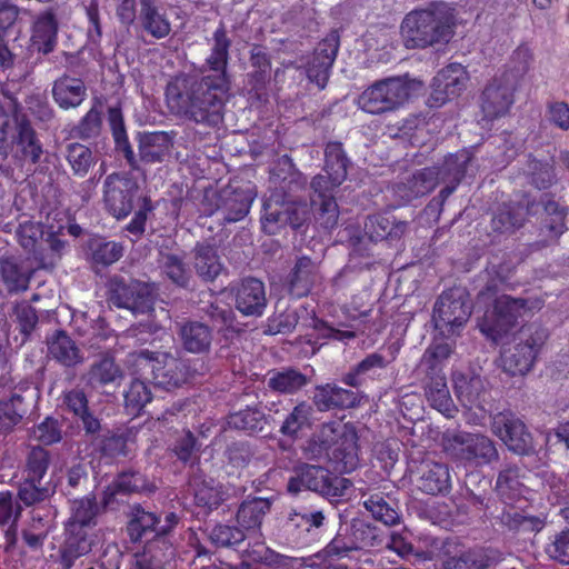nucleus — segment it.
<instances>
[{"instance_id":"nucleus-47","label":"nucleus","mask_w":569,"mask_h":569,"mask_svg":"<svg viewBox=\"0 0 569 569\" xmlns=\"http://www.w3.org/2000/svg\"><path fill=\"white\" fill-rule=\"evenodd\" d=\"M58 21L52 12L40 14L33 23L31 46L38 52L48 54L57 44Z\"/></svg>"},{"instance_id":"nucleus-29","label":"nucleus","mask_w":569,"mask_h":569,"mask_svg":"<svg viewBox=\"0 0 569 569\" xmlns=\"http://www.w3.org/2000/svg\"><path fill=\"white\" fill-rule=\"evenodd\" d=\"M126 531L132 543L149 541L158 538L157 528L160 516L147 510L140 503L130 506L127 513Z\"/></svg>"},{"instance_id":"nucleus-25","label":"nucleus","mask_w":569,"mask_h":569,"mask_svg":"<svg viewBox=\"0 0 569 569\" xmlns=\"http://www.w3.org/2000/svg\"><path fill=\"white\" fill-rule=\"evenodd\" d=\"M46 343L48 357L66 370L77 369L86 361L84 352L66 330H54Z\"/></svg>"},{"instance_id":"nucleus-27","label":"nucleus","mask_w":569,"mask_h":569,"mask_svg":"<svg viewBox=\"0 0 569 569\" xmlns=\"http://www.w3.org/2000/svg\"><path fill=\"white\" fill-rule=\"evenodd\" d=\"M10 319L13 330L8 341L12 348L20 349L34 337L39 325L38 311L28 301H21L12 307Z\"/></svg>"},{"instance_id":"nucleus-64","label":"nucleus","mask_w":569,"mask_h":569,"mask_svg":"<svg viewBox=\"0 0 569 569\" xmlns=\"http://www.w3.org/2000/svg\"><path fill=\"white\" fill-rule=\"evenodd\" d=\"M50 463L51 455L47 449L40 446L30 448L26 456L22 478L43 481Z\"/></svg>"},{"instance_id":"nucleus-41","label":"nucleus","mask_w":569,"mask_h":569,"mask_svg":"<svg viewBox=\"0 0 569 569\" xmlns=\"http://www.w3.org/2000/svg\"><path fill=\"white\" fill-rule=\"evenodd\" d=\"M452 349L453 346L451 343L435 339L422 355L417 368L418 375L421 378L446 376L443 368L452 353Z\"/></svg>"},{"instance_id":"nucleus-58","label":"nucleus","mask_w":569,"mask_h":569,"mask_svg":"<svg viewBox=\"0 0 569 569\" xmlns=\"http://www.w3.org/2000/svg\"><path fill=\"white\" fill-rule=\"evenodd\" d=\"M350 526L357 550L381 547L383 545L389 546L386 533L376 525L363 519H352Z\"/></svg>"},{"instance_id":"nucleus-34","label":"nucleus","mask_w":569,"mask_h":569,"mask_svg":"<svg viewBox=\"0 0 569 569\" xmlns=\"http://www.w3.org/2000/svg\"><path fill=\"white\" fill-rule=\"evenodd\" d=\"M62 406L81 421L86 435H96L102 431V425L89 409L87 393L81 388H73L62 395Z\"/></svg>"},{"instance_id":"nucleus-2","label":"nucleus","mask_w":569,"mask_h":569,"mask_svg":"<svg viewBox=\"0 0 569 569\" xmlns=\"http://www.w3.org/2000/svg\"><path fill=\"white\" fill-rule=\"evenodd\" d=\"M108 122L112 132L116 151L122 153L131 169L138 170L140 162L147 164L161 163L170 158L174 146V132H138L136 137L138 141L137 156L129 142L120 107H109Z\"/></svg>"},{"instance_id":"nucleus-50","label":"nucleus","mask_w":569,"mask_h":569,"mask_svg":"<svg viewBox=\"0 0 569 569\" xmlns=\"http://www.w3.org/2000/svg\"><path fill=\"white\" fill-rule=\"evenodd\" d=\"M495 518L499 525L512 532H538L543 527L540 518L527 516L513 506H505Z\"/></svg>"},{"instance_id":"nucleus-59","label":"nucleus","mask_w":569,"mask_h":569,"mask_svg":"<svg viewBox=\"0 0 569 569\" xmlns=\"http://www.w3.org/2000/svg\"><path fill=\"white\" fill-rule=\"evenodd\" d=\"M312 407L306 401L297 403L282 421L279 432L296 440L299 433L311 427Z\"/></svg>"},{"instance_id":"nucleus-39","label":"nucleus","mask_w":569,"mask_h":569,"mask_svg":"<svg viewBox=\"0 0 569 569\" xmlns=\"http://www.w3.org/2000/svg\"><path fill=\"white\" fill-rule=\"evenodd\" d=\"M417 487L425 493L437 496L449 492L451 477L447 465L427 462L420 469Z\"/></svg>"},{"instance_id":"nucleus-6","label":"nucleus","mask_w":569,"mask_h":569,"mask_svg":"<svg viewBox=\"0 0 569 569\" xmlns=\"http://www.w3.org/2000/svg\"><path fill=\"white\" fill-rule=\"evenodd\" d=\"M350 487V480L331 473L325 467L309 463L295 467L287 482V490L293 496L302 490H310L330 502H338Z\"/></svg>"},{"instance_id":"nucleus-57","label":"nucleus","mask_w":569,"mask_h":569,"mask_svg":"<svg viewBox=\"0 0 569 569\" xmlns=\"http://www.w3.org/2000/svg\"><path fill=\"white\" fill-rule=\"evenodd\" d=\"M350 160L347 157L342 143L330 141L325 148V173L332 177L336 183H342L348 176Z\"/></svg>"},{"instance_id":"nucleus-63","label":"nucleus","mask_w":569,"mask_h":569,"mask_svg":"<svg viewBox=\"0 0 569 569\" xmlns=\"http://www.w3.org/2000/svg\"><path fill=\"white\" fill-rule=\"evenodd\" d=\"M90 259L94 264L103 267L117 262L123 253V248L114 241H107L103 238H92L88 242Z\"/></svg>"},{"instance_id":"nucleus-42","label":"nucleus","mask_w":569,"mask_h":569,"mask_svg":"<svg viewBox=\"0 0 569 569\" xmlns=\"http://www.w3.org/2000/svg\"><path fill=\"white\" fill-rule=\"evenodd\" d=\"M421 381L428 403L447 418H452L458 410L450 396L446 376L421 378Z\"/></svg>"},{"instance_id":"nucleus-37","label":"nucleus","mask_w":569,"mask_h":569,"mask_svg":"<svg viewBox=\"0 0 569 569\" xmlns=\"http://www.w3.org/2000/svg\"><path fill=\"white\" fill-rule=\"evenodd\" d=\"M0 277L10 295L20 293L28 290L32 270L17 257H2L0 258Z\"/></svg>"},{"instance_id":"nucleus-36","label":"nucleus","mask_w":569,"mask_h":569,"mask_svg":"<svg viewBox=\"0 0 569 569\" xmlns=\"http://www.w3.org/2000/svg\"><path fill=\"white\" fill-rule=\"evenodd\" d=\"M435 174L436 171L429 170V168L417 170L392 187L395 197L406 203L428 194L436 188Z\"/></svg>"},{"instance_id":"nucleus-52","label":"nucleus","mask_w":569,"mask_h":569,"mask_svg":"<svg viewBox=\"0 0 569 569\" xmlns=\"http://www.w3.org/2000/svg\"><path fill=\"white\" fill-rule=\"evenodd\" d=\"M309 383V378L295 368H282L269 372L267 386L281 395H293Z\"/></svg>"},{"instance_id":"nucleus-46","label":"nucleus","mask_w":569,"mask_h":569,"mask_svg":"<svg viewBox=\"0 0 569 569\" xmlns=\"http://www.w3.org/2000/svg\"><path fill=\"white\" fill-rule=\"evenodd\" d=\"M472 159L469 151L461 150L446 157L441 166L428 167L429 170L436 171V186L439 182H455L459 184L466 177Z\"/></svg>"},{"instance_id":"nucleus-15","label":"nucleus","mask_w":569,"mask_h":569,"mask_svg":"<svg viewBox=\"0 0 569 569\" xmlns=\"http://www.w3.org/2000/svg\"><path fill=\"white\" fill-rule=\"evenodd\" d=\"M11 110L16 113V129L11 136L9 151L12 150V158L18 162L29 161L36 164L43 153L38 133L21 103L14 102Z\"/></svg>"},{"instance_id":"nucleus-23","label":"nucleus","mask_w":569,"mask_h":569,"mask_svg":"<svg viewBox=\"0 0 569 569\" xmlns=\"http://www.w3.org/2000/svg\"><path fill=\"white\" fill-rule=\"evenodd\" d=\"M96 542L92 529L64 525V540L59 549L60 569H71L79 558L91 552Z\"/></svg>"},{"instance_id":"nucleus-49","label":"nucleus","mask_w":569,"mask_h":569,"mask_svg":"<svg viewBox=\"0 0 569 569\" xmlns=\"http://www.w3.org/2000/svg\"><path fill=\"white\" fill-rule=\"evenodd\" d=\"M100 511L101 508L93 495L73 499L70 501V516L64 525L93 529Z\"/></svg>"},{"instance_id":"nucleus-19","label":"nucleus","mask_w":569,"mask_h":569,"mask_svg":"<svg viewBox=\"0 0 569 569\" xmlns=\"http://www.w3.org/2000/svg\"><path fill=\"white\" fill-rule=\"evenodd\" d=\"M139 187L128 174L111 173L103 182L106 209L117 219L126 218L133 209Z\"/></svg>"},{"instance_id":"nucleus-48","label":"nucleus","mask_w":569,"mask_h":569,"mask_svg":"<svg viewBox=\"0 0 569 569\" xmlns=\"http://www.w3.org/2000/svg\"><path fill=\"white\" fill-rule=\"evenodd\" d=\"M158 266L162 276L176 287L182 289H189L191 287L192 272L182 257L160 251Z\"/></svg>"},{"instance_id":"nucleus-21","label":"nucleus","mask_w":569,"mask_h":569,"mask_svg":"<svg viewBox=\"0 0 569 569\" xmlns=\"http://www.w3.org/2000/svg\"><path fill=\"white\" fill-rule=\"evenodd\" d=\"M340 38L337 31H331L316 47L312 57L306 66V73L310 82L322 90L326 88L330 71L337 58Z\"/></svg>"},{"instance_id":"nucleus-61","label":"nucleus","mask_w":569,"mask_h":569,"mask_svg":"<svg viewBox=\"0 0 569 569\" xmlns=\"http://www.w3.org/2000/svg\"><path fill=\"white\" fill-rule=\"evenodd\" d=\"M358 436L352 428L345 430V435L339 439L337 448L333 450L335 459L342 463L345 472H351L359 463L358 457Z\"/></svg>"},{"instance_id":"nucleus-38","label":"nucleus","mask_w":569,"mask_h":569,"mask_svg":"<svg viewBox=\"0 0 569 569\" xmlns=\"http://www.w3.org/2000/svg\"><path fill=\"white\" fill-rule=\"evenodd\" d=\"M527 204L509 202L499 206L491 218V230L497 234L509 236L520 229L526 221Z\"/></svg>"},{"instance_id":"nucleus-5","label":"nucleus","mask_w":569,"mask_h":569,"mask_svg":"<svg viewBox=\"0 0 569 569\" xmlns=\"http://www.w3.org/2000/svg\"><path fill=\"white\" fill-rule=\"evenodd\" d=\"M311 216V207L306 201L287 200L281 193H272L263 201L260 221L268 234H278L287 227L305 232Z\"/></svg>"},{"instance_id":"nucleus-7","label":"nucleus","mask_w":569,"mask_h":569,"mask_svg":"<svg viewBox=\"0 0 569 569\" xmlns=\"http://www.w3.org/2000/svg\"><path fill=\"white\" fill-rule=\"evenodd\" d=\"M448 455L468 467H483L499 461L495 440L480 432L458 431L447 438Z\"/></svg>"},{"instance_id":"nucleus-35","label":"nucleus","mask_w":569,"mask_h":569,"mask_svg":"<svg viewBox=\"0 0 569 569\" xmlns=\"http://www.w3.org/2000/svg\"><path fill=\"white\" fill-rule=\"evenodd\" d=\"M312 400L319 411L353 408L360 402L358 392L335 383L317 386Z\"/></svg>"},{"instance_id":"nucleus-8","label":"nucleus","mask_w":569,"mask_h":569,"mask_svg":"<svg viewBox=\"0 0 569 569\" xmlns=\"http://www.w3.org/2000/svg\"><path fill=\"white\" fill-rule=\"evenodd\" d=\"M490 430L507 449L517 456H531L536 442L525 421L512 410L503 409L490 413Z\"/></svg>"},{"instance_id":"nucleus-14","label":"nucleus","mask_w":569,"mask_h":569,"mask_svg":"<svg viewBox=\"0 0 569 569\" xmlns=\"http://www.w3.org/2000/svg\"><path fill=\"white\" fill-rule=\"evenodd\" d=\"M440 566L436 569H488L495 561L492 550L466 548L457 538H447L439 548Z\"/></svg>"},{"instance_id":"nucleus-28","label":"nucleus","mask_w":569,"mask_h":569,"mask_svg":"<svg viewBox=\"0 0 569 569\" xmlns=\"http://www.w3.org/2000/svg\"><path fill=\"white\" fill-rule=\"evenodd\" d=\"M319 280V267L310 257L297 258L286 277V288L290 296L302 298L310 293Z\"/></svg>"},{"instance_id":"nucleus-3","label":"nucleus","mask_w":569,"mask_h":569,"mask_svg":"<svg viewBox=\"0 0 569 569\" xmlns=\"http://www.w3.org/2000/svg\"><path fill=\"white\" fill-rule=\"evenodd\" d=\"M453 9L445 2H432L426 8L410 11L400 26L408 49H425L448 43L453 37Z\"/></svg>"},{"instance_id":"nucleus-18","label":"nucleus","mask_w":569,"mask_h":569,"mask_svg":"<svg viewBox=\"0 0 569 569\" xmlns=\"http://www.w3.org/2000/svg\"><path fill=\"white\" fill-rule=\"evenodd\" d=\"M138 358L152 362V382L156 387L171 391L188 383L184 359L174 357L170 352H156L147 349L139 351Z\"/></svg>"},{"instance_id":"nucleus-54","label":"nucleus","mask_w":569,"mask_h":569,"mask_svg":"<svg viewBox=\"0 0 569 569\" xmlns=\"http://www.w3.org/2000/svg\"><path fill=\"white\" fill-rule=\"evenodd\" d=\"M491 479L480 472H470L465 479L463 497L479 509H488L491 501Z\"/></svg>"},{"instance_id":"nucleus-55","label":"nucleus","mask_w":569,"mask_h":569,"mask_svg":"<svg viewBox=\"0 0 569 569\" xmlns=\"http://www.w3.org/2000/svg\"><path fill=\"white\" fill-rule=\"evenodd\" d=\"M139 21L143 30L156 39L166 38L171 31L170 22L159 12L154 0H140Z\"/></svg>"},{"instance_id":"nucleus-10","label":"nucleus","mask_w":569,"mask_h":569,"mask_svg":"<svg viewBox=\"0 0 569 569\" xmlns=\"http://www.w3.org/2000/svg\"><path fill=\"white\" fill-rule=\"evenodd\" d=\"M529 309L526 299L501 295L496 299L492 309L485 312L478 327L483 335L498 342L516 326L518 318Z\"/></svg>"},{"instance_id":"nucleus-62","label":"nucleus","mask_w":569,"mask_h":569,"mask_svg":"<svg viewBox=\"0 0 569 569\" xmlns=\"http://www.w3.org/2000/svg\"><path fill=\"white\" fill-rule=\"evenodd\" d=\"M64 158L74 176L83 178L96 163V158L90 148L79 142L66 146Z\"/></svg>"},{"instance_id":"nucleus-11","label":"nucleus","mask_w":569,"mask_h":569,"mask_svg":"<svg viewBox=\"0 0 569 569\" xmlns=\"http://www.w3.org/2000/svg\"><path fill=\"white\" fill-rule=\"evenodd\" d=\"M468 293L462 288H452L440 295L433 307L432 320L441 335H455L471 316Z\"/></svg>"},{"instance_id":"nucleus-45","label":"nucleus","mask_w":569,"mask_h":569,"mask_svg":"<svg viewBox=\"0 0 569 569\" xmlns=\"http://www.w3.org/2000/svg\"><path fill=\"white\" fill-rule=\"evenodd\" d=\"M66 248V240L54 231H48L37 248L30 252V256L39 269L52 270L61 260Z\"/></svg>"},{"instance_id":"nucleus-60","label":"nucleus","mask_w":569,"mask_h":569,"mask_svg":"<svg viewBox=\"0 0 569 569\" xmlns=\"http://www.w3.org/2000/svg\"><path fill=\"white\" fill-rule=\"evenodd\" d=\"M54 492L56 487L50 481L37 482V480L22 478L17 496L21 503L26 507H31L44 502Z\"/></svg>"},{"instance_id":"nucleus-9","label":"nucleus","mask_w":569,"mask_h":569,"mask_svg":"<svg viewBox=\"0 0 569 569\" xmlns=\"http://www.w3.org/2000/svg\"><path fill=\"white\" fill-rule=\"evenodd\" d=\"M109 302L132 315H146L153 310L154 295L149 283L114 276L108 283Z\"/></svg>"},{"instance_id":"nucleus-43","label":"nucleus","mask_w":569,"mask_h":569,"mask_svg":"<svg viewBox=\"0 0 569 569\" xmlns=\"http://www.w3.org/2000/svg\"><path fill=\"white\" fill-rule=\"evenodd\" d=\"M97 450L102 456L114 458L127 456L128 445L132 440V433L129 430H110L102 426V431L96 435H86Z\"/></svg>"},{"instance_id":"nucleus-31","label":"nucleus","mask_w":569,"mask_h":569,"mask_svg":"<svg viewBox=\"0 0 569 569\" xmlns=\"http://www.w3.org/2000/svg\"><path fill=\"white\" fill-rule=\"evenodd\" d=\"M178 336L183 349L194 355H208L213 341V329L198 320L178 323Z\"/></svg>"},{"instance_id":"nucleus-26","label":"nucleus","mask_w":569,"mask_h":569,"mask_svg":"<svg viewBox=\"0 0 569 569\" xmlns=\"http://www.w3.org/2000/svg\"><path fill=\"white\" fill-rule=\"evenodd\" d=\"M86 382L94 390L108 392L121 385L124 379V372L120 365L116 362L114 357L104 352L90 365L84 373Z\"/></svg>"},{"instance_id":"nucleus-16","label":"nucleus","mask_w":569,"mask_h":569,"mask_svg":"<svg viewBox=\"0 0 569 569\" xmlns=\"http://www.w3.org/2000/svg\"><path fill=\"white\" fill-rule=\"evenodd\" d=\"M453 391L462 407L491 413V389L485 377L475 370L452 373Z\"/></svg>"},{"instance_id":"nucleus-1","label":"nucleus","mask_w":569,"mask_h":569,"mask_svg":"<svg viewBox=\"0 0 569 569\" xmlns=\"http://www.w3.org/2000/svg\"><path fill=\"white\" fill-rule=\"evenodd\" d=\"M230 46L224 28H218L203 74H180L167 84V104L173 114L209 129L223 122L226 104L232 97L228 72Z\"/></svg>"},{"instance_id":"nucleus-13","label":"nucleus","mask_w":569,"mask_h":569,"mask_svg":"<svg viewBox=\"0 0 569 569\" xmlns=\"http://www.w3.org/2000/svg\"><path fill=\"white\" fill-rule=\"evenodd\" d=\"M252 196L249 190L224 188L212 196H204L202 212L214 216L219 223H233L242 220L249 212Z\"/></svg>"},{"instance_id":"nucleus-40","label":"nucleus","mask_w":569,"mask_h":569,"mask_svg":"<svg viewBox=\"0 0 569 569\" xmlns=\"http://www.w3.org/2000/svg\"><path fill=\"white\" fill-rule=\"evenodd\" d=\"M192 253L197 276L204 282H213L223 270L216 247L208 242H198Z\"/></svg>"},{"instance_id":"nucleus-44","label":"nucleus","mask_w":569,"mask_h":569,"mask_svg":"<svg viewBox=\"0 0 569 569\" xmlns=\"http://www.w3.org/2000/svg\"><path fill=\"white\" fill-rule=\"evenodd\" d=\"M52 97L64 109L79 107L87 97V88L81 79L63 74L53 82Z\"/></svg>"},{"instance_id":"nucleus-12","label":"nucleus","mask_w":569,"mask_h":569,"mask_svg":"<svg viewBox=\"0 0 569 569\" xmlns=\"http://www.w3.org/2000/svg\"><path fill=\"white\" fill-rule=\"evenodd\" d=\"M527 213L540 216V236L543 238L531 244L535 250L558 243L559 238L567 231L568 209L548 194L541 196L538 201H528Z\"/></svg>"},{"instance_id":"nucleus-17","label":"nucleus","mask_w":569,"mask_h":569,"mask_svg":"<svg viewBox=\"0 0 569 569\" xmlns=\"http://www.w3.org/2000/svg\"><path fill=\"white\" fill-rule=\"evenodd\" d=\"M406 230V221L397 220L390 213H378L367 218L363 234L353 229H346V232L353 251L363 256L366 249L362 248V243L366 239L373 242L381 240H399Z\"/></svg>"},{"instance_id":"nucleus-4","label":"nucleus","mask_w":569,"mask_h":569,"mask_svg":"<svg viewBox=\"0 0 569 569\" xmlns=\"http://www.w3.org/2000/svg\"><path fill=\"white\" fill-rule=\"evenodd\" d=\"M548 337V329L539 321L521 326L501 351L500 360L503 371L510 376L527 375Z\"/></svg>"},{"instance_id":"nucleus-32","label":"nucleus","mask_w":569,"mask_h":569,"mask_svg":"<svg viewBox=\"0 0 569 569\" xmlns=\"http://www.w3.org/2000/svg\"><path fill=\"white\" fill-rule=\"evenodd\" d=\"M194 502L206 512L218 509L230 497V489L213 478L194 475L190 482Z\"/></svg>"},{"instance_id":"nucleus-51","label":"nucleus","mask_w":569,"mask_h":569,"mask_svg":"<svg viewBox=\"0 0 569 569\" xmlns=\"http://www.w3.org/2000/svg\"><path fill=\"white\" fill-rule=\"evenodd\" d=\"M388 366L387 359L377 352L368 355L342 377V382L352 388L361 387L367 379L373 378L378 371Z\"/></svg>"},{"instance_id":"nucleus-22","label":"nucleus","mask_w":569,"mask_h":569,"mask_svg":"<svg viewBox=\"0 0 569 569\" xmlns=\"http://www.w3.org/2000/svg\"><path fill=\"white\" fill-rule=\"evenodd\" d=\"M38 392L34 388H16L9 398L0 400V435H7L21 422L34 406Z\"/></svg>"},{"instance_id":"nucleus-56","label":"nucleus","mask_w":569,"mask_h":569,"mask_svg":"<svg viewBox=\"0 0 569 569\" xmlns=\"http://www.w3.org/2000/svg\"><path fill=\"white\" fill-rule=\"evenodd\" d=\"M272 501L268 498L244 500L237 512V522L243 530L259 528L264 516L270 511Z\"/></svg>"},{"instance_id":"nucleus-30","label":"nucleus","mask_w":569,"mask_h":569,"mask_svg":"<svg viewBox=\"0 0 569 569\" xmlns=\"http://www.w3.org/2000/svg\"><path fill=\"white\" fill-rule=\"evenodd\" d=\"M267 307L264 283L257 278H246L236 290V308L244 316L260 317Z\"/></svg>"},{"instance_id":"nucleus-20","label":"nucleus","mask_w":569,"mask_h":569,"mask_svg":"<svg viewBox=\"0 0 569 569\" xmlns=\"http://www.w3.org/2000/svg\"><path fill=\"white\" fill-rule=\"evenodd\" d=\"M516 77L511 72H506L500 77L493 78L483 89L481 94V110L483 117L493 120L505 116L515 99Z\"/></svg>"},{"instance_id":"nucleus-33","label":"nucleus","mask_w":569,"mask_h":569,"mask_svg":"<svg viewBox=\"0 0 569 569\" xmlns=\"http://www.w3.org/2000/svg\"><path fill=\"white\" fill-rule=\"evenodd\" d=\"M274 419L266 415L258 407H247L246 409L232 412L227 418L229 428L244 431L249 435H269L273 430Z\"/></svg>"},{"instance_id":"nucleus-24","label":"nucleus","mask_w":569,"mask_h":569,"mask_svg":"<svg viewBox=\"0 0 569 569\" xmlns=\"http://www.w3.org/2000/svg\"><path fill=\"white\" fill-rule=\"evenodd\" d=\"M467 76L460 63H451L440 70L432 80L429 101L432 107H440L460 94L465 89Z\"/></svg>"},{"instance_id":"nucleus-53","label":"nucleus","mask_w":569,"mask_h":569,"mask_svg":"<svg viewBox=\"0 0 569 569\" xmlns=\"http://www.w3.org/2000/svg\"><path fill=\"white\" fill-rule=\"evenodd\" d=\"M390 111L403 106L411 93L420 87V82L409 79L408 76L392 77L381 80Z\"/></svg>"}]
</instances>
